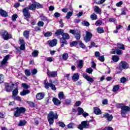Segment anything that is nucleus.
I'll return each instance as SVG.
<instances>
[{"instance_id":"nucleus-1","label":"nucleus","mask_w":130,"mask_h":130,"mask_svg":"<svg viewBox=\"0 0 130 130\" xmlns=\"http://www.w3.org/2000/svg\"><path fill=\"white\" fill-rule=\"evenodd\" d=\"M57 118H58L57 113L54 114L53 111H50L48 115V121H49L50 124H53V122H54V119H57Z\"/></svg>"},{"instance_id":"nucleus-2","label":"nucleus","mask_w":130,"mask_h":130,"mask_svg":"<svg viewBox=\"0 0 130 130\" xmlns=\"http://www.w3.org/2000/svg\"><path fill=\"white\" fill-rule=\"evenodd\" d=\"M47 80H45L44 81V85H45V88L46 89H48L49 87L53 90V91H55L56 90V87H55V85H53L52 84V80L51 79H50L49 80V83L47 82Z\"/></svg>"},{"instance_id":"nucleus-3","label":"nucleus","mask_w":130,"mask_h":130,"mask_svg":"<svg viewBox=\"0 0 130 130\" xmlns=\"http://www.w3.org/2000/svg\"><path fill=\"white\" fill-rule=\"evenodd\" d=\"M10 59V55H6L3 60L0 62V69H5L8 64V60Z\"/></svg>"},{"instance_id":"nucleus-4","label":"nucleus","mask_w":130,"mask_h":130,"mask_svg":"<svg viewBox=\"0 0 130 130\" xmlns=\"http://www.w3.org/2000/svg\"><path fill=\"white\" fill-rule=\"evenodd\" d=\"M16 109V110L14 112V116L16 117H19L21 115V114L24 113L25 111H26V109L23 107H17Z\"/></svg>"},{"instance_id":"nucleus-5","label":"nucleus","mask_w":130,"mask_h":130,"mask_svg":"<svg viewBox=\"0 0 130 130\" xmlns=\"http://www.w3.org/2000/svg\"><path fill=\"white\" fill-rule=\"evenodd\" d=\"M0 34L4 40H8V39H11V38H12V35L11 34H9V32L6 30H2L0 32Z\"/></svg>"},{"instance_id":"nucleus-6","label":"nucleus","mask_w":130,"mask_h":130,"mask_svg":"<svg viewBox=\"0 0 130 130\" xmlns=\"http://www.w3.org/2000/svg\"><path fill=\"white\" fill-rule=\"evenodd\" d=\"M130 110V105L129 107L124 106L121 107V114L122 117H124L126 115L128 111H129Z\"/></svg>"},{"instance_id":"nucleus-7","label":"nucleus","mask_w":130,"mask_h":130,"mask_svg":"<svg viewBox=\"0 0 130 130\" xmlns=\"http://www.w3.org/2000/svg\"><path fill=\"white\" fill-rule=\"evenodd\" d=\"M129 67V65L124 61H122L119 63V68L120 71H122V70H126V69H128Z\"/></svg>"},{"instance_id":"nucleus-8","label":"nucleus","mask_w":130,"mask_h":130,"mask_svg":"<svg viewBox=\"0 0 130 130\" xmlns=\"http://www.w3.org/2000/svg\"><path fill=\"white\" fill-rule=\"evenodd\" d=\"M41 9L42 8H43V6H42V5H41V4L38 3H35L34 4H31L29 7L28 8L29 10H31V11H34V10H35V9Z\"/></svg>"},{"instance_id":"nucleus-9","label":"nucleus","mask_w":130,"mask_h":130,"mask_svg":"<svg viewBox=\"0 0 130 130\" xmlns=\"http://www.w3.org/2000/svg\"><path fill=\"white\" fill-rule=\"evenodd\" d=\"M86 35L85 37H84V41L85 42L88 43L89 41H91V39H92V37L93 36V35L91 32L86 31Z\"/></svg>"},{"instance_id":"nucleus-10","label":"nucleus","mask_w":130,"mask_h":130,"mask_svg":"<svg viewBox=\"0 0 130 130\" xmlns=\"http://www.w3.org/2000/svg\"><path fill=\"white\" fill-rule=\"evenodd\" d=\"M22 13L23 14L24 17L26 18V19H28L31 17L30 15V13H29V8L25 7L23 10Z\"/></svg>"},{"instance_id":"nucleus-11","label":"nucleus","mask_w":130,"mask_h":130,"mask_svg":"<svg viewBox=\"0 0 130 130\" xmlns=\"http://www.w3.org/2000/svg\"><path fill=\"white\" fill-rule=\"evenodd\" d=\"M88 127H89V123H88V122L85 121H82L78 126V128L80 130H83L84 128H87Z\"/></svg>"},{"instance_id":"nucleus-12","label":"nucleus","mask_w":130,"mask_h":130,"mask_svg":"<svg viewBox=\"0 0 130 130\" xmlns=\"http://www.w3.org/2000/svg\"><path fill=\"white\" fill-rule=\"evenodd\" d=\"M47 74L48 77H50L51 78H55V77H57V71H50L49 70H48Z\"/></svg>"},{"instance_id":"nucleus-13","label":"nucleus","mask_w":130,"mask_h":130,"mask_svg":"<svg viewBox=\"0 0 130 130\" xmlns=\"http://www.w3.org/2000/svg\"><path fill=\"white\" fill-rule=\"evenodd\" d=\"M12 86H10V84L6 83L5 84V90L6 91V92H12Z\"/></svg>"},{"instance_id":"nucleus-14","label":"nucleus","mask_w":130,"mask_h":130,"mask_svg":"<svg viewBox=\"0 0 130 130\" xmlns=\"http://www.w3.org/2000/svg\"><path fill=\"white\" fill-rule=\"evenodd\" d=\"M83 76L84 79H86L88 82H90V83H93V82H94V79L87 74H83Z\"/></svg>"},{"instance_id":"nucleus-15","label":"nucleus","mask_w":130,"mask_h":130,"mask_svg":"<svg viewBox=\"0 0 130 130\" xmlns=\"http://www.w3.org/2000/svg\"><path fill=\"white\" fill-rule=\"evenodd\" d=\"M104 117H105L106 118H107L108 121H111V120H112V118H113L112 115H110L107 113H106L104 114Z\"/></svg>"},{"instance_id":"nucleus-16","label":"nucleus","mask_w":130,"mask_h":130,"mask_svg":"<svg viewBox=\"0 0 130 130\" xmlns=\"http://www.w3.org/2000/svg\"><path fill=\"white\" fill-rule=\"evenodd\" d=\"M79 79H80V76L78 73H75L73 74V75L72 76V80L73 82H77V81H79Z\"/></svg>"},{"instance_id":"nucleus-17","label":"nucleus","mask_w":130,"mask_h":130,"mask_svg":"<svg viewBox=\"0 0 130 130\" xmlns=\"http://www.w3.org/2000/svg\"><path fill=\"white\" fill-rule=\"evenodd\" d=\"M93 10L95 13H96V14H100V15L101 14V9L99 8V7H98V6H95L93 7Z\"/></svg>"},{"instance_id":"nucleus-18","label":"nucleus","mask_w":130,"mask_h":130,"mask_svg":"<svg viewBox=\"0 0 130 130\" xmlns=\"http://www.w3.org/2000/svg\"><path fill=\"white\" fill-rule=\"evenodd\" d=\"M36 98L38 100H41L44 98V93L40 92L36 95Z\"/></svg>"},{"instance_id":"nucleus-19","label":"nucleus","mask_w":130,"mask_h":130,"mask_svg":"<svg viewBox=\"0 0 130 130\" xmlns=\"http://www.w3.org/2000/svg\"><path fill=\"white\" fill-rule=\"evenodd\" d=\"M57 44V39H53V40L51 41L49 43V45L51 47H53V46H55Z\"/></svg>"},{"instance_id":"nucleus-20","label":"nucleus","mask_w":130,"mask_h":130,"mask_svg":"<svg viewBox=\"0 0 130 130\" xmlns=\"http://www.w3.org/2000/svg\"><path fill=\"white\" fill-rule=\"evenodd\" d=\"M94 113L96 115H99V114H101V110L99 109L98 107H94L93 108Z\"/></svg>"},{"instance_id":"nucleus-21","label":"nucleus","mask_w":130,"mask_h":130,"mask_svg":"<svg viewBox=\"0 0 130 130\" xmlns=\"http://www.w3.org/2000/svg\"><path fill=\"white\" fill-rule=\"evenodd\" d=\"M52 101L54 104L56 106L59 105V104H60L61 103L60 101H59V100L55 98H53Z\"/></svg>"},{"instance_id":"nucleus-22","label":"nucleus","mask_w":130,"mask_h":130,"mask_svg":"<svg viewBox=\"0 0 130 130\" xmlns=\"http://www.w3.org/2000/svg\"><path fill=\"white\" fill-rule=\"evenodd\" d=\"M0 15L2 17H8V13L6 11L0 9Z\"/></svg>"},{"instance_id":"nucleus-23","label":"nucleus","mask_w":130,"mask_h":130,"mask_svg":"<svg viewBox=\"0 0 130 130\" xmlns=\"http://www.w3.org/2000/svg\"><path fill=\"white\" fill-rule=\"evenodd\" d=\"M40 18L41 21H44L48 22H49L48 18H47V17L44 16L43 14L41 15Z\"/></svg>"},{"instance_id":"nucleus-24","label":"nucleus","mask_w":130,"mask_h":130,"mask_svg":"<svg viewBox=\"0 0 130 130\" xmlns=\"http://www.w3.org/2000/svg\"><path fill=\"white\" fill-rule=\"evenodd\" d=\"M74 14V11H69L67 13L66 18V19H67L68 20H69V19H71V17L72 16H73Z\"/></svg>"},{"instance_id":"nucleus-25","label":"nucleus","mask_w":130,"mask_h":130,"mask_svg":"<svg viewBox=\"0 0 130 130\" xmlns=\"http://www.w3.org/2000/svg\"><path fill=\"white\" fill-rule=\"evenodd\" d=\"M96 31L99 34H102V33H104V29H103V27H99L96 28Z\"/></svg>"},{"instance_id":"nucleus-26","label":"nucleus","mask_w":130,"mask_h":130,"mask_svg":"<svg viewBox=\"0 0 130 130\" xmlns=\"http://www.w3.org/2000/svg\"><path fill=\"white\" fill-rule=\"evenodd\" d=\"M30 93V90L26 89L23 90L22 92H20V95L21 96H25V95H27V94H29Z\"/></svg>"},{"instance_id":"nucleus-27","label":"nucleus","mask_w":130,"mask_h":130,"mask_svg":"<svg viewBox=\"0 0 130 130\" xmlns=\"http://www.w3.org/2000/svg\"><path fill=\"white\" fill-rule=\"evenodd\" d=\"M62 33H63V30L59 29L56 31L55 34V35H57V36H59V35H62Z\"/></svg>"},{"instance_id":"nucleus-28","label":"nucleus","mask_w":130,"mask_h":130,"mask_svg":"<svg viewBox=\"0 0 130 130\" xmlns=\"http://www.w3.org/2000/svg\"><path fill=\"white\" fill-rule=\"evenodd\" d=\"M39 53V51L37 50H35L32 52L31 55L33 57H37V56H38Z\"/></svg>"},{"instance_id":"nucleus-29","label":"nucleus","mask_w":130,"mask_h":130,"mask_svg":"<svg viewBox=\"0 0 130 130\" xmlns=\"http://www.w3.org/2000/svg\"><path fill=\"white\" fill-rule=\"evenodd\" d=\"M105 2V0H94V3L96 5H102Z\"/></svg>"},{"instance_id":"nucleus-30","label":"nucleus","mask_w":130,"mask_h":130,"mask_svg":"<svg viewBox=\"0 0 130 130\" xmlns=\"http://www.w3.org/2000/svg\"><path fill=\"white\" fill-rule=\"evenodd\" d=\"M29 34H30V30H25L23 32V36H24V37L26 38V39H28L29 38Z\"/></svg>"},{"instance_id":"nucleus-31","label":"nucleus","mask_w":130,"mask_h":130,"mask_svg":"<svg viewBox=\"0 0 130 130\" xmlns=\"http://www.w3.org/2000/svg\"><path fill=\"white\" fill-rule=\"evenodd\" d=\"M90 19L94 21V20H97L98 19V16L95 13H93L90 15Z\"/></svg>"},{"instance_id":"nucleus-32","label":"nucleus","mask_w":130,"mask_h":130,"mask_svg":"<svg viewBox=\"0 0 130 130\" xmlns=\"http://www.w3.org/2000/svg\"><path fill=\"white\" fill-rule=\"evenodd\" d=\"M119 60V57L118 56L113 55L112 56V60H113L114 62H117V61H118Z\"/></svg>"},{"instance_id":"nucleus-33","label":"nucleus","mask_w":130,"mask_h":130,"mask_svg":"<svg viewBox=\"0 0 130 130\" xmlns=\"http://www.w3.org/2000/svg\"><path fill=\"white\" fill-rule=\"evenodd\" d=\"M84 64V61L83 60H79V62L77 65L78 68L79 69H82L83 68V65Z\"/></svg>"},{"instance_id":"nucleus-34","label":"nucleus","mask_w":130,"mask_h":130,"mask_svg":"<svg viewBox=\"0 0 130 130\" xmlns=\"http://www.w3.org/2000/svg\"><path fill=\"white\" fill-rule=\"evenodd\" d=\"M58 95L59 99H60V100H61L62 99H64V95L63 94V92H59L58 93Z\"/></svg>"},{"instance_id":"nucleus-35","label":"nucleus","mask_w":130,"mask_h":130,"mask_svg":"<svg viewBox=\"0 0 130 130\" xmlns=\"http://www.w3.org/2000/svg\"><path fill=\"white\" fill-rule=\"evenodd\" d=\"M62 38L64 39H70V35L68 33H64L62 35Z\"/></svg>"},{"instance_id":"nucleus-36","label":"nucleus","mask_w":130,"mask_h":130,"mask_svg":"<svg viewBox=\"0 0 130 130\" xmlns=\"http://www.w3.org/2000/svg\"><path fill=\"white\" fill-rule=\"evenodd\" d=\"M52 35V32L50 31H48L47 32L44 33V36L45 37H50Z\"/></svg>"},{"instance_id":"nucleus-37","label":"nucleus","mask_w":130,"mask_h":130,"mask_svg":"<svg viewBox=\"0 0 130 130\" xmlns=\"http://www.w3.org/2000/svg\"><path fill=\"white\" fill-rule=\"evenodd\" d=\"M103 23V22H102V20H98L95 22V26H101V25H102Z\"/></svg>"},{"instance_id":"nucleus-38","label":"nucleus","mask_w":130,"mask_h":130,"mask_svg":"<svg viewBox=\"0 0 130 130\" xmlns=\"http://www.w3.org/2000/svg\"><path fill=\"white\" fill-rule=\"evenodd\" d=\"M117 47L120 49H122V50H124V45L122 44H117Z\"/></svg>"},{"instance_id":"nucleus-39","label":"nucleus","mask_w":130,"mask_h":130,"mask_svg":"<svg viewBox=\"0 0 130 130\" xmlns=\"http://www.w3.org/2000/svg\"><path fill=\"white\" fill-rule=\"evenodd\" d=\"M62 58H63V60H67V59H68V58H69V54L64 53L62 55Z\"/></svg>"},{"instance_id":"nucleus-40","label":"nucleus","mask_w":130,"mask_h":130,"mask_svg":"<svg viewBox=\"0 0 130 130\" xmlns=\"http://www.w3.org/2000/svg\"><path fill=\"white\" fill-rule=\"evenodd\" d=\"M45 60H47V61H49V62H51L53 61V60H54V58H52V57H46Z\"/></svg>"},{"instance_id":"nucleus-41","label":"nucleus","mask_w":130,"mask_h":130,"mask_svg":"<svg viewBox=\"0 0 130 130\" xmlns=\"http://www.w3.org/2000/svg\"><path fill=\"white\" fill-rule=\"evenodd\" d=\"M75 36L76 39L77 40H79L80 38H81V36L80 35V34H79V32L77 31V32L74 35Z\"/></svg>"},{"instance_id":"nucleus-42","label":"nucleus","mask_w":130,"mask_h":130,"mask_svg":"<svg viewBox=\"0 0 130 130\" xmlns=\"http://www.w3.org/2000/svg\"><path fill=\"white\" fill-rule=\"evenodd\" d=\"M76 124L74 123H70L68 125V128H73L75 126Z\"/></svg>"},{"instance_id":"nucleus-43","label":"nucleus","mask_w":130,"mask_h":130,"mask_svg":"<svg viewBox=\"0 0 130 130\" xmlns=\"http://www.w3.org/2000/svg\"><path fill=\"white\" fill-rule=\"evenodd\" d=\"M26 103L30 107H35V104H34V103L30 101H27Z\"/></svg>"},{"instance_id":"nucleus-44","label":"nucleus","mask_w":130,"mask_h":130,"mask_svg":"<svg viewBox=\"0 0 130 130\" xmlns=\"http://www.w3.org/2000/svg\"><path fill=\"white\" fill-rule=\"evenodd\" d=\"M4 80L5 77L4 76V75L0 74V84H2V83H4Z\"/></svg>"},{"instance_id":"nucleus-45","label":"nucleus","mask_w":130,"mask_h":130,"mask_svg":"<svg viewBox=\"0 0 130 130\" xmlns=\"http://www.w3.org/2000/svg\"><path fill=\"white\" fill-rule=\"evenodd\" d=\"M82 25L83 26H86V27H89L90 26V23L88 21H84L82 22Z\"/></svg>"},{"instance_id":"nucleus-46","label":"nucleus","mask_w":130,"mask_h":130,"mask_svg":"<svg viewBox=\"0 0 130 130\" xmlns=\"http://www.w3.org/2000/svg\"><path fill=\"white\" fill-rule=\"evenodd\" d=\"M78 114L79 115H81V114L84 113V110H83V109L81 108H78Z\"/></svg>"},{"instance_id":"nucleus-47","label":"nucleus","mask_w":130,"mask_h":130,"mask_svg":"<svg viewBox=\"0 0 130 130\" xmlns=\"http://www.w3.org/2000/svg\"><path fill=\"white\" fill-rule=\"evenodd\" d=\"M25 124H26L25 121H20L18 125L19 126H24V125H25Z\"/></svg>"},{"instance_id":"nucleus-48","label":"nucleus","mask_w":130,"mask_h":130,"mask_svg":"<svg viewBox=\"0 0 130 130\" xmlns=\"http://www.w3.org/2000/svg\"><path fill=\"white\" fill-rule=\"evenodd\" d=\"M38 26H39V27H43V26H44V22L41 21H39L38 22Z\"/></svg>"},{"instance_id":"nucleus-49","label":"nucleus","mask_w":130,"mask_h":130,"mask_svg":"<svg viewBox=\"0 0 130 130\" xmlns=\"http://www.w3.org/2000/svg\"><path fill=\"white\" fill-rule=\"evenodd\" d=\"M77 45H78V41H74L70 44L71 47H73V46H76Z\"/></svg>"},{"instance_id":"nucleus-50","label":"nucleus","mask_w":130,"mask_h":130,"mask_svg":"<svg viewBox=\"0 0 130 130\" xmlns=\"http://www.w3.org/2000/svg\"><path fill=\"white\" fill-rule=\"evenodd\" d=\"M13 96H17L18 95V89L15 88L12 92Z\"/></svg>"},{"instance_id":"nucleus-51","label":"nucleus","mask_w":130,"mask_h":130,"mask_svg":"<svg viewBox=\"0 0 130 130\" xmlns=\"http://www.w3.org/2000/svg\"><path fill=\"white\" fill-rule=\"evenodd\" d=\"M24 72H25L26 76H29L31 75V72H30V70H29L28 69L25 70Z\"/></svg>"},{"instance_id":"nucleus-52","label":"nucleus","mask_w":130,"mask_h":130,"mask_svg":"<svg viewBox=\"0 0 130 130\" xmlns=\"http://www.w3.org/2000/svg\"><path fill=\"white\" fill-rule=\"evenodd\" d=\"M58 124L59 126H61V127H64V126H66V124H64V123L61 121H59Z\"/></svg>"},{"instance_id":"nucleus-53","label":"nucleus","mask_w":130,"mask_h":130,"mask_svg":"<svg viewBox=\"0 0 130 130\" xmlns=\"http://www.w3.org/2000/svg\"><path fill=\"white\" fill-rule=\"evenodd\" d=\"M118 89H119V86L118 85H116L114 86L113 89V92H116L117 91H118Z\"/></svg>"},{"instance_id":"nucleus-54","label":"nucleus","mask_w":130,"mask_h":130,"mask_svg":"<svg viewBox=\"0 0 130 130\" xmlns=\"http://www.w3.org/2000/svg\"><path fill=\"white\" fill-rule=\"evenodd\" d=\"M99 60L103 62L105 60V58H104V56H100L99 57Z\"/></svg>"},{"instance_id":"nucleus-55","label":"nucleus","mask_w":130,"mask_h":130,"mask_svg":"<svg viewBox=\"0 0 130 130\" xmlns=\"http://www.w3.org/2000/svg\"><path fill=\"white\" fill-rule=\"evenodd\" d=\"M86 72L88 73V74H92V72H93V69L92 68H89L86 69Z\"/></svg>"},{"instance_id":"nucleus-56","label":"nucleus","mask_w":130,"mask_h":130,"mask_svg":"<svg viewBox=\"0 0 130 130\" xmlns=\"http://www.w3.org/2000/svg\"><path fill=\"white\" fill-rule=\"evenodd\" d=\"M17 18H18V15H17V14H14L12 16V21H16V20Z\"/></svg>"},{"instance_id":"nucleus-57","label":"nucleus","mask_w":130,"mask_h":130,"mask_svg":"<svg viewBox=\"0 0 130 130\" xmlns=\"http://www.w3.org/2000/svg\"><path fill=\"white\" fill-rule=\"evenodd\" d=\"M79 46H80V47H81V48H83V49L86 48V45H85V44H84L82 42H80Z\"/></svg>"},{"instance_id":"nucleus-58","label":"nucleus","mask_w":130,"mask_h":130,"mask_svg":"<svg viewBox=\"0 0 130 130\" xmlns=\"http://www.w3.org/2000/svg\"><path fill=\"white\" fill-rule=\"evenodd\" d=\"M22 86L24 88V89H28L29 88V86L25 83H22Z\"/></svg>"},{"instance_id":"nucleus-59","label":"nucleus","mask_w":130,"mask_h":130,"mask_svg":"<svg viewBox=\"0 0 130 130\" xmlns=\"http://www.w3.org/2000/svg\"><path fill=\"white\" fill-rule=\"evenodd\" d=\"M102 104L104 105H107L108 104V100H103L102 102Z\"/></svg>"},{"instance_id":"nucleus-60","label":"nucleus","mask_w":130,"mask_h":130,"mask_svg":"<svg viewBox=\"0 0 130 130\" xmlns=\"http://www.w3.org/2000/svg\"><path fill=\"white\" fill-rule=\"evenodd\" d=\"M77 31H78V30H74V29H71L70 31V33H71V34H73V35H75Z\"/></svg>"},{"instance_id":"nucleus-61","label":"nucleus","mask_w":130,"mask_h":130,"mask_svg":"<svg viewBox=\"0 0 130 130\" xmlns=\"http://www.w3.org/2000/svg\"><path fill=\"white\" fill-rule=\"evenodd\" d=\"M60 43H68V42H67L66 39L62 38L60 39Z\"/></svg>"},{"instance_id":"nucleus-62","label":"nucleus","mask_w":130,"mask_h":130,"mask_svg":"<svg viewBox=\"0 0 130 130\" xmlns=\"http://www.w3.org/2000/svg\"><path fill=\"white\" fill-rule=\"evenodd\" d=\"M19 48L21 49V50H25V44H21Z\"/></svg>"},{"instance_id":"nucleus-63","label":"nucleus","mask_w":130,"mask_h":130,"mask_svg":"<svg viewBox=\"0 0 130 130\" xmlns=\"http://www.w3.org/2000/svg\"><path fill=\"white\" fill-rule=\"evenodd\" d=\"M120 82L121 83H125L126 82V78L124 77H122L120 79Z\"/></svg>"},{"instance_id":"nucleus-64","label":"nucleus","mask_w":130,"mask_h":130,"mask_svg":"<svg viewBox=\"0 0 130 130\" xmlns=\"http://www.w3.org/2000/svg\"><path fill=\"white\" fill-rule=\"evenodd\" d=\"M104 129L105 130H113V128H112V127H106Z\"/></svg>"}]
</instances>
